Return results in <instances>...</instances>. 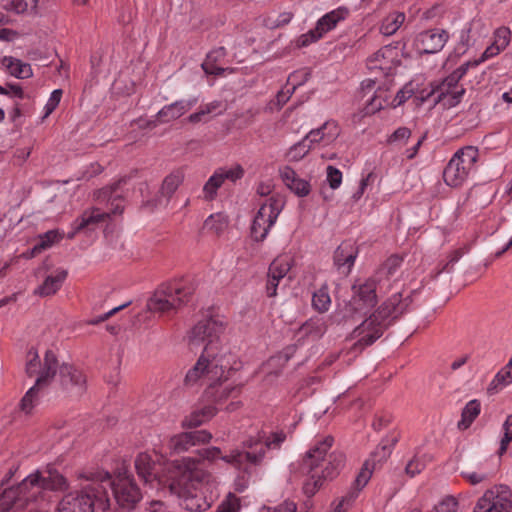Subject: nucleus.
I'll list each match as a JSON object with an SVG mask.
<instances>
[{
	"instance_id": "1",
	"label": "nucleus",
	"mask_w": 512,
	"mask_h": 512,
	"mask_svg": "<svg viewBox=\"0 0 512 512\" xmlns=\"http://www.w3.org/2000/svg\"><path fill=\"white\" fill-rule=\"evenodd\" d=\"M225 331L224 322L219 318L208 317L198 321L188 334L191 346L204 345V349L195 365L188 370L187 385H207L204 397L216 405H222L232 399L226 410L234 411L240 401H234L241 391V385L233 375L241 367L237 356L221 344Z\"/></svg>"
},
{
	"instance_id": "2",
	"label": "nucleus",
	"mask_w": 512,
	"mask_h": 512,
	"mask_svg": "<svg viewBox=\"0 0 512 512\" xmlns=\"http://www.w3.org/2000/svg\"><path fill=\"white\" fill-rule=\"evenodd\" d=\"M199 459L192 457H183L168 463L169 476L167 481L172 493L178 495L179 498L185 499L186 502L200 499L196 491L204 474L197 472V466L200 461L215 463L218 460L232 466L237 472L238 477L235 480L237 491H244L249 484V480L253 476L254 468L261 465L262 452H244L240 449H233L229 453L224 454L219 447L210 446L198 450Z\"/></svg>"
},
{
	"instance_id": "3",
	"label": "nucleus",
	"mask_w": 512,
	"mask_h": 512,
	"mask_svg": "<svg viewBox=\"0 0 512 512\" xmlns=\"http://www.w3.org/2000/svg\"><path fill=\"white\" fill-rule=\"evenodd\" d=\"M68 487L56 469L46 467L26 476L22 482L0 494V512H46L48 492L64 490Z\"/></svg>"
},
{
	"instance_id": "4",
	"label": "nucleus",
	"mask_w": 512,
	"mask_h": 512,
	"mask_svg": "<svg viewBox=\"0 0 512 512\" xmlns=\"http://www.w3.org/2000/svg\"><path fill=\"white\" fill-rule=\"evenodd\" d=\"M333 443L334 438L330 435L316 439L302 460L301 473L305 476L303 491L309 497L318 491L324 480L337 477L345 465L342 452L328 454Z\"/></svg>"
},
{
	"instance_id": "5",
	"label": "nucleus",
	"mask_w": 512,
	"mask_h": 512,
	"mask_svg": "<svg viewBox=\"0 0 512 512\" xmlns=\"http://www.w3.org/2000/svg\"><path fill=\"white\" fill-rule=\"evenodd\" d=\"M78 478L86 483L65 494L58 504L57 512L106 511L110 499L104 482H109L110 473L103 469L87 470L81 472Z\"/></svg>"
},
{
	"instance_id": "6",
	"label": "nucleus",
	"mask_w": 512,
	"mask_h": 512,
	"mask_svg": "<svg viewBox=\"0 0 512 512\" xmlns=\"http://www.w3.org/2000/svg\"><path fill=\"white\" fill-rule=\"evenodd\" d=\"M40 370H47L46 378L51 392L63 391L71 396H81L86 390L85 375L73 365H58L53 352L47 351Z\"/></svg>"
},
{
	"instance_id": "7",
	"label": "nucleus",
	"mask_w": 512,
	"mask_h": 512,
	"mask_svg": "<svg viewBox=\"0 0 512 512\" xmlns=\"http://www.w3.org/2000/svg\"><path fill=\"white\" fill-rule=\"evenodd\" d=\"M407 304L403 302L400 293L393 294L384 302L377 312L364 320L354 331L358 342L362 346H368L381 337L387 327L388 319H396L401 315Z\"/></svg>"
},
{
	"instance_id": "8",
	"label": "nucleus",
	"mask_w": 512,
	"mask_h": 512,
	"mask_svg": "<svg viewBox=\"0 0 512 512\" xmlns=\"http://www.w3.org/2000/svg\"><path fill=\"white\" fill-rule=\"evenodd\" d=\"M116 188H104L97 193V200L100 202L107 201L110 206L109 211H101L99 208H92L85 211L80 218L76 219L72 224L73 231L68 234L69 238H73L80 230L105 222L111 215L121 214L123 212L122 200L118 196H113Z\"/></svg>"
},
{
	"instance_id": "9",
	"label": "nucleus",
	"mask_w": 512,
	"mask_h": 512,
	"mask_svg": "<svg viewBox=\"0 0 512 512\" xmlns=\"http://www.w3.org/2000/svg\"><path fill=\"white\" fill-rule=\"evenodd\" d=\"M26 373L29 376H37L34 386H32L21 400L20 408L25 414H29L40 403L41 398L46 392H51L47 384V370H40L41 360L38 354L30 350L27 355Z\"/></svg>"
},
{
	"instance_id": "10",
	"label": "nucleus",
	"mask_w": 512,
	"mask_h": 512,
	"mask_svg": "<svg viewBox=\"0 0 512 512\" xmlns=\"http://www.w3.org/2000/svg\"><path fill=\"white\" fill-rule=\"evenodd\" d=\"M473 512H512V492L506 485H495L477 500Z\"/></svg>"
},
{
	"instance_id": "11",
	"label": "nucleus",
	"mask_w": 512,
	"mask_h": 512,
	"mask_svg": "<svg viewBox=\"0 0 512 512\" xmlns=\"http://www.w3.org/2000/svg\"><path fill=\"white\" fill-rule=\"evenodd\" d=\"M104 486L112 488L117 504L127 510L133 509L142 497L133 478L126 473H119L114 481L110 477L109 482H104Z\"/></svg>"
},
{
	"instance_id": "12",
	"label": "nucleus",
	"mask_w": 512,
	"mask_h": 512,
	"mask_svg": "<svg viewBox=\"0 0 512 512\" xmlns=\"http://www.w3.org/2000/svg\"><path fill=\"white\" fill-rule=\"evenodd\" d=\"M399 64V50L393 45L381 47L366 59V67L370 73L379 76L392 75Z\"/></svg>"
},
{
	"instance_id": "13",
	"label": "nucleus",
	"mask_w": 512,
	"mask_h": 512,
	"mask_svg": "<svg viewBox=\"0 0 512 512\" xmlns=\"http://www.w3.org/2000/svg\"><path fill=\"white\" fill-rule=\"evenodd\" d=\"M349 15V10L340 6L318 19L314 29L302 34L299 38L300 46H308L318 41L324 34L333 30L340 22L344 21Z\"/></svg>"
},
{
	"instance_id": "14",
	"label": "nucleus",
	"mask_w": 512,
	"mask_h": 512,
	"mask_svg": "<svg viewBox=\"0 0 512 512\" xmlns=\"http://www.w3.org/2000/svg\"><path fill=\"white\" fill-rule=\"evenodd\" d=\"M243 175L244 170L238 164L231 167L218 168L204 184L202 190L203 198L209 201L213 200L217 195L218 189L223 185L225 180L235 182L238 179H241Z\"/></svg>"
},
{
	"instance_id": "15",
	"label": "nucleus",
	"mask_w": 512,
	"mask_h": 512,
	"mask_svg": "<svg viewBox=\"0 0 512 512\" xmlns=\"http://www.w3.org/2000/svg\"><path fill=\"white\" fill-rule=\"evenodd\" d=\"M211 439L212 434L207 430L184 432L172 436L169 440L168 447L171 453L180 454L196 445L208 443Z\"/></svg>"
},
{
	"instance_id": "16",
	"label": "nucleus",
	"mask_w": 512,
	"mask_h": 512,
	"mask_svg": "<svg viewBox=\"0 0 512 512\" xmlns=\"http://www.w3.org/2000/svg\"><path fill=\"white\" fill-rule=\"evenodd\" d=\"M460 78L454 72L447 76L433 92L437 95L436 102H443V105L451 108L456 106L465 90L458 85Z\"/></svg>"
},
{
	"instance_id": "17",
	"label": "nucleus",
	"mask_w": 512,
	"mask_h": 512,
	"mask_svg": "<svg viewBox=\"0 0 512 512\" xmlns=\"http://www.w3.org/2000/svg\"><path fill=\"white\" fill-rule=\"evenodd\" d=\"M378 287H380L379 279L375 275L363 283L355 284L353 286L355 310L362 311L372 308L376 304Z\"/></svg>"
},
{
	"instance_id": "18",
	"label": "nucleus",
	"mask_w": 512,
	"mask_h": 512,
	"mask_svg": "<svg viewBox=\"0 0 512 512\" xmlns=\"http://www.w3.org/2000/svg\"><path fill=\"white\" fill-rule=\"evenodd\" d=\"M286 440V434L283 431H276L269 436L264 437L257 434L255 437H250L243 442L244 452H262L263 456L261 463L264 461L267 450H277Z\"/></svg>"
},
{
	"instance_id": "19",
	"label": "nucleus",
	"mask_w": 512,
	"mask_h": 512,
	"mask_svg": "<svg viewBox=\"0 0 512 512\" xmlns=\"http://www.w3.org/2000/svg\"><path fill=\"white\" fill-rule=\"evenodd\" d=\"M449 39L447 31L439 28L430 29L419 34L418 48L425 54L440 52Z\"/></svg>"
},
{
	"instance_id": "20",
	"label": "nucleus",
	"mask_w": 512,
	"mask_h": 512,
	"mask_svg": "<svg viewBox=\"0 0 512 512\" xmlns=\"http://www.w3.org/2000/svg\"><path fill=\"white\" fill-rule=\"evenodd\" d=\"M199 101L197 96L188 99H179L163 106L156 114L161 123H169L179 119L191 110Z\"/></svg>"
},
{
	"instance_id": "21",
	"label": "nucleus",
	"mask_w": 512,
	"mask_h": 512,
	"mask_svg": "<svg viewBox=\"0 0 512 512\" xmlns=\"http://www.w3.org/2000/svg\"><path fill=\"white\" fill-rule=\"evenodd\" d=\"M279 175L284 185L296 196L303 198L310 194V181L301 178L290 166L285 165L280 167Z\"/></svg>"
},
{
	"instance_id": "22",
	"label": "nucleus",
	"mask_w": 512,
	"mask_h": 512,
	"mask_svg": "<svg viewBox=\"0 0 512 512\" xmlns=\"http://www.w3.org/2000/svg\"><path fill=\"white\" fill-rule=\"evenodd\" d=\"M340 135V128L337 122L333 120L326 121L317 129H312L306 134V138L312 147L321 144L322 146H328L332 144Z\"/></svg>"
},
{
	"instance_id": "23",
	"label": "nucleus",
	"mask_w": 512,
	"mask_h": 512,
	"mask_svg": "<svg viewBox=\"0 0 512 512\" xmlns=\"http://www.w3.org/2000/svg\"><path fill=\"white\" fill-rule=\"evenodd\" d=\"M161 291L167 294V298L173 309H177L189 300V296L192 293V288L184 280H175L159 287Z\"/></svg>"
},
{
	"instance_id": "24",
	"label": "nucleus",
	"mask_w": 512,
	"mask_h": 512,
	"mask_svg": "<svg viewBox=\"0 0 512 512\" xmlns=\"http://www.w3.org/2000/svg\"><path fill=\"white\" fill-rule=\"evenodd\" d=\"M510 36L511 32L507 27H500L496 29L493 34L492 44L485 49V51L482 53V56L476 60L474 64L479 65L487 59L498 55L509 45Z\"/></svg>"
},
{
	"instance_id": "25",
	"label": "nucleus",
	"mask_w": 512,
	"mask_h": 512,
	"mask_svg": "<svg viewBox=\"0 0 512 512\" xmlns=\"http://www.w3.org/2000/svg\"><path fill=\"white\" fill-rule=\"evenodd\" d=\"M284 205L285 202L281 196L273 195L261 204L255 218L263 222H268L269 224H275Z\"/></svg>"
},
{
	"instance_id": "26",
	"label": "nucleus",
	"mask_w": 512,
	"mask_h": 512,
	"mask_svg": "<svg viewBox=\"0 0 512 512\" xmlns=\"http://www.w3.org/2000/svg\"><path fill=\"white\" fill-rule=\"evenodd\" d=\"M371 461L374 462V459L367 460L360 472L358 473L351 490L348 494L343 498L342 502L338 504L336 510L340 511L343 503H352L359 495V492L367 485L368 481L371 478L372 470L374 468V464L371 465Z\"/></svg>"
},
{
	"instance_id": "27",
	"label": "nucleus",
	"mask_w": 512,
	"mask_h": 512,
	"mask_svg": "<svg viewBox=\"0 0 512 512\" xmlns=\"http://www.w3.org/2000/svg\"><path fill=\"white\" fill-rule=\"evenodd\" d=\"M135 468L138 476L146 484L153 486V483L157 481L156 462L151 454L139 453L135 459Z\"/></svg>"
},
{
	"instance_id": "28",
	"label": "nucleus",
	"mask_w": 512,
	"mask_h": 512,
	"mask_svg": "<svg viewBox=\"0 0 512 512\" xmlns=\"http://www.w3.org/2000/svg\"><path fill=\"white\" fill-rule=\"evenodd\" d=\"M66 277V270L60 268L56 269L54 272H52L44 279L41 285H39L36 288L35 294L42 297L51 296L55 294L61 288Z\"/></svg>"
},
{
	"instance_id": "29",
	"label": "nucleus",
	"mask_w": 512,
	"mask_h": 512,
	"mask_svg": "<svg viewBox=\"0 0 512 512\" xmlns=\"http://www.w3.org/2000/svg\"><path fill=\"white\" fill-rule=\"evenodd\" d=\"M216 413L217 408L214 405L210 403L204 404L187 415L183 420L182 425L187 428L198 427L212 419Z\"/></svg>"
},
{
	"instance_id": "30",
	"label": "nucleus",
	"mask_w": 512,
	"mask_h": 512,
	"mask_svg": "<svg viewBox=\"0 0 512 512\" xmlns=\"http://www.w3.org/2000/svg\"><path fill=\"white\" fill-rule=\"evenodd\" d=\"M356 257V248L351 243H342L334 252V263L347 274L353 267Z\"/></svg>"
},
{
	"instance_id": "31",
	"label": "nucleus",
	"mask_w": 512,
	"mask_h": 512,
	"mask_svg": "<svg viewBox=\"0 0 512 512\" xmlns=\"http://www.w3.org/2000/svg\"><path fill=\"white\" fill-rule=\"evenodd\" d=\"M1 65L17 79H28L33 76L31 65L13 56L2 57Z\"/></svg>"
},
{
	"instance_id": "32",
	"label": "nucleus",
	"mask_w": 512,
	"mask_h": 512,
	"mask_svg": "<svg viewBox=\"0 0 512 512\" xmlns=\"http://www.w3.org/2000/svg\"><path fill=\"white\" fill-rule=\"evenodd\" d=\"M479 151L474 146H465L458 149L451 157L452 160H456V163L470 175L476 168L478 161Z\"/></svg>"
},
{
	"instance_id": "33",
	"label": "nucleus",
	"mask_w": 512,
	"mask_h": 512,
	"mask_svg": "<svg viewBox=\"0 0 512 512\" xmlns=\"http://www.w3.org/2000/svg\"><path fill=\"white\" fill-rule=\"evenodd\" d=\"M469 174L456 163V160L450 159L443 171V179L446 185L450 187H460L468 179Z\"/></svg>"
},
{
	"instance_id": "34",
	"label": "nucleus",
	"mask_w": 512,
	"mask_h": 512,
	"mask_svg": "<svg viewBox=\"0 0 512 512\" xmlns=\"http://www.w3.org/2000/svg\"><path fill=\"white\" fill-rule=\"evenodd\" d=\"M226 56V50L224 47H218L210 51L205 61L202 63V69L206 74L221 75L227 69L217 65L218 62L224 59Z\"/></svg>"
},
{
	"instance_id": "35",
	"label": "nucleus",
	"mask_w": 512,
	"mask_h": 512,
	"mask_svg": "<svg viewBox=\"0 0 512 512\" xmlns=\"http://www.w3.org/2000/svg\"><path fill=\"white\" fill-rule=\"evenodd\" d=\"M510 384H512V374L506 367H503L489 383L487 392L489 395H495Z\"/></svg>"
},
{
	"instance_id": "36",
	"label": "nucleus",
	"mask_w": 512,
	"mask_h": 512,
	"mask_svg": "<svg viewBox=\"0 0 512 512\" xmlns=\"http://www.w3.org/2000/svg\"><path fill=\"white\" fill-rule=\"evenodd\" d=\"M167 297V294L158 288L147 303L149 310L160 313H166L174 310L173 304L169 302Z\"/></svg>"
},
{
	"instance_id": "37",
	"label": "nucleus",
	"mask_w": 512,
	"mask_h": 512,
	"mask_svg": "<svg viewBox=\"0 0 512 512\" xmlns=\"http://www.w3.org/2000/svg\"><path fill=\"white\" fill-rule=\"evenodd\" d=\"M311 149H313L312 144L309 143L305 136L288 149L285 155L286 160L289 162H299L309 153Z\"/></svg>"
},
{
	"instance_id": "38",
	"label": "nucleus",
	"mask_w": 512,
	"mask_h": 512,
	"mask_svg": "<svg viewBox=\"0 0 512 512\" xmlns=\"http://www.w3.org/2000/svg\"><path fill=\"white\" fill-rule=\"evenodd\" d=\"M401 260L398 257L389 258L386 263L376 272L375 276L379 279L380 288L388 287L389 277L393 276L400 266Z\"/></svg>"
},
{
	"instance_id": "39",
	"label": "nucleus",
	"mask_w": 512,
	"mask_h": 512,
	"mask_svg": "<svg viewBox=\"0 0 512 512\" xmlns=\"http://www.w3.org/2000/svg\"><path fill=\"white\" fill-rule=\"evenodd\" d=\"M405 20L404 13L395 12L383 19L380 32L385 36H391L401 27Z\"/></svg>"
},
{
	"instance_id": "40",
	"label": "nucleus",
	"mask_w": 512,
	"mask_h": 512,
	"mask_svg": "<svg viewBox=\"0 0 512 512\" xmlns=\"http://www.w3.org/2000/svg\"><path fill=\"white\" fill-rule=\"evenodd\" d=\"M227 227L228 218L223 213L211 214L204 222V228L217 235L223 233Z\"/></svg>"
},
{
	"instance_id": "41",
	"label": "nucleus",
	"mask_w": 512,
	"mask_h": 512,
	"mask_svg": "<svg viewBox=\"0 0 512 512\" xmlns=\"http://www.w3.org/2000/svg\"><path fill=\"white\" fill-rule=\"evenodd\" d=\"M292 265L291 258L287 255L277 257L269 266L268 273L278 279H283L290 271Z\"/></svg>"
},
{
	"instance_id": "42",
	"label": "nucleus",
	"mask_w": 512,
	"mask_h": 512,
	"mask_svg": "<svg viewBox=\"0 0 512 512\" xmlns=\"http://www.w3.org/2000/svg\"><path fill=\"white\" fill-rule=\"evenodd\" d=\"M480 410L481 404L478 400L473 399L469 401L462 411V418L461 421L459 422V426L463 428H468L479 415Z\"/></svg>"
},
{
	"instance_id": "43",
	"label": "nucleus",
	"mask_w": 512,
	"mask_h": 512,
	"mask_svg": "<svg viewBox=\"0 0 512 512\" xmlns=\"http://www.w3.org/2000/svg\"><path fill=\"white\" fill-rule=\"evenodd\" d=\"M312 305L319 312H326L331 305V297L327 285H322L313 293Z\"/></svg>"
},
{
	"instance_id": "44",
	"label": "nucleus",
	"mask_w": 512,
	"mask_h": 512,
	"mask_svg": "<svg viewBox=\"0 0 512 512\" xmlns=\"http://www.w3.org/2000/svg\"><path fill=\"white\" fill-rule=\"evenodd\" d=\"M184 180L182 170H175L165 177L162 183V193L170 197Z\"/></svg>"
},
{
	"instance_id": "45",
	"label": "nucleus",
	"mask_w": 512,
	"mask_h": 512,
	"mask_svg": "<svg viewBox=\"0 0 512 512\" xmlns=\"http://www.w3.org/2000/svg\"><path fill=\"white\" fill-rule=\"evenodd\" d=\"M37 3V0H11L5 8L17 14H32L36 11Z\"/></svg>"
},
{
	"instance_id": "46",
	"label": "nucleus",
	"mask_w": 512,
	"mask_h": 512,
	"mask_svg": "<svg viewBox=\"0 0 512 512\" xmlns=\"http://www.w3.org/2000/svg\"><path fill=\"white\" fill-rule=\"evenodd\" d=\"M494 473L495 469L467 470L462 471L461 476L471 485H477L488 480Z\"/></svg>"
},
{
	"instance_id": "47",
	"label": "nucleus",
	"mask_w": 512,
	"mask_h": 512,
	"mask_svg": "<svg viewBox=\"0 0 512 512\" xmlns=\"http://www.w3.org/2000/svg\"><path fill=\"white\" fill-rule=\"evenodd\" d=\"M387 97L384 90L378 89L374 94L367 100L364 108L366 114H374L381 110L386 103Z\"/></svg>"
},
{
	"instance_id": "48",
	"label": "nucleus",
	"mask_w": 512,
	"mask_h": 512,
	"mask_svg": "<svg viewBox=\"0 0 512 512\" xmlns=\"http://www.w3.org/2000/svg\"><path fill=\"white\" fill-rule=\"evenodd\" d=\"M61 239V235L58 230H50L39 236L38 243L33 247V253H39L51 247L55 242Z\"/></svg>"
},
{
	"instance_id": "49",
	"label": "nucleus",
	"mask_w": 512,
	"mask_h": 512,
	"mask_svg": "<svg viewBox=\"0 0 512 512\" xmlns=\"http://www.w3.org/2000/svg\"><path fill=\"white\" fill-rule=\"evenodd\" d=\"M273 226L274 224L263 222L254 217L251 225V237L257 242L263 241L268 236Z\"/></svg>"
},
{
	"instance_id": "50",
	"label": "nucleus",
	"mask_w": 512,
	"mask_h": 512,
	"mask_svg": "<svg viewBox=\"0 0 512 512\" xmlns=\"http://www.w3.org/2000/svg\"><path fill=\"white\" fill-rule=\"evenodd\" d=\"M512 441V414L507 417L502 426V436L500 438V446L498 454L502 456Z\"/></svg>"
},
{
	"instance_id": "51",
	"label": "nucleus",
	"mask_w": 512,
	"mask_h": 512,
	"mask_svg": "<svg viewBox=\"0 0 512 512\" xmlns=\"http://www.w3.org/2000/svg\"><path fill=\"white\" fill-rule=\"evenodd\" d=\"M416 91L415 85L413 82H409L405 84L395 95L391 105L396 108L403 103H405L408 99H410Z\"/></svg>"
},
{
	"instance_id": "52",
	"label": "nucleus",
	"mask_w": 512,
	"mask_h": 512,
	"mask_svg": "<svg viewBox=\"0 0 512 512\" xmlns=\"http://www.w3.org/2000/svg\"><path fill=\"white\" fill-rule=\"evenodd\" d=\"M342 179H343V174L338 168H336L332 165L327 166L326 181L332 190H336L341 186Z\"/></svg>"
},
{
	"instance_id": "53",
	"label": "nucleus",
	"mask_w": 512,
	"mask_h": 512,
	"mask_svg": "<svg viewBox=\"0 0 512 512\" xmlns=\"http://www.w3.org/2000/svg\"><path fill=\"white\" fill-rule=\"evenodd\" d=\"M63 91L61 89H55L50 94L45 106H44V118L48 117L59 105L62 98Z\"/></svg>"
},
{
	"instance_id": "54",
	"label": "nucleus",
	"mask_w": 512,
	"mask_h": 512,
	"mask_svg": "<svg viewBox=\"0 0 512 512\" xmlns=\"http://www.w3.org/2000/svg\"><path fill=\"white\" fill-rule=\"evenodd\" d=\"M426 461L424 456H420L416 454L412 460H410L406 465V473L411 477H414L416 474L420 473L425 467Z\"/></svg>"
},
{
	"instance_id": "55",
	"label": "nucleus",
	"mask_w": 512,
	"mask_h": 512,
	"mask_svg": "<svg viewBox=\"0 0 512 512\" xmlns=\"http://www.w3.org/2000/svg\"><path fill=\"white\" fill-rule=\"evenodd\" d=\"M287 361H288V356H286V355L285 356H283V355L273 356L262 366V371L266 374L274 373L275 375H277L280 370L272 371V369L276 368V367H281Z\"/></svg>"
},
{
	"instance_id": "56",
	"label": "nucleus",
	"mask_w": 512,
	"mask_h": 512,
	"mask_svg": "<svg viewBox=\"0 0 512 512\" xmlns=\"http://www.w3.org/2000/svg\"><path fill=\"white\" fill-rule=\"evenodd\" d=\"M375 174L373 172L367 173L365 176L362 177V179L359 182V186L357 190L353 193L352 199L354 201H358L361 199V197L364 195L365 191L367 190L368 186L375 180Z\"/></svg>"
},
{
	"instance_id": "57",
	"label": "nucleus",
	"mask_w": 512,
	"mask_h": 512,
	"mask_svg": "<svg viewBox=\"0 0 512 512\" xmlns=\"http://www.w3.org/2000/svg\"><path fill=\"white\" fill-rule=\"evenodd\" d=\"M296 77L295 74H292L288 77V82L292 84V87L291 88H288L286 91L284 90H281L278 92L276 98H277V102L278 104L280 105H283L286 103V101L290 98V96L293 94V92L295 91L296 89V86L297 85H301L303 83L302 82H295L294 81V78Z\"/></svg>"
},
{
	"instance_id": "58",
	"label": "nucleus",
	"mask_w": 512,
	"mask_h": 512,
	"mask_svg": "<svg viewBox=\"0 0 512 512\" xmlns=\"http://www.w3.org/2000/svg\"><path fill=\"white\" fill-rule=\"evenodd\" d=\"M239 510V500L233 496L229 495L226 500H224L215 512H238Z\"/></svg>"
},
{
	"instance_id": "59",
	"label": "nucleus",
	"mask_w": 512,
	"mask_h": 512,
	"mask_svg": "<svg viewBox=\"0 0 512 512\" xmlns=\"http://www.w3.org/2000/svg\"><path fill=\"white\" fill-rule=\"evenodd\" d=\"M411 136V131L407 127H400L395 130L388 138L389 143H405Z\"/></svg>"
},
{
	"instance_id": "60",
	"label": "nucleus",
	"mask_w": 512,
	"mask_h": 512,
	"mask_svg": "<svg viewBox=\"0 0 512 512\" xmlns=\"http://www.w3.org/2000/svg\"><path fill=\"white\" fill-rule=\"evenodd\" d=\"M457 502L452 497H447L438 503L432 512H456Z\"/></svg>"
},
{
	"instance_id": "61",
	"label": "nucleus",
	"mask_w": 512,
	"mask_h": 512,
	"mask_svg": "<svg viewBox=\"0 0 512 512\" xmlns=\"http://www.w3.org/2000/svg\"><path fill=\"white\" fill-rule=\"evenodd\" d=\"M261 512H296V504L285 501L274 508L264 507Z\"/></svg>"
},
{
	"instance_id": "62",
	"label": "nucleus",
	"mask_w": 512,
	"mask_h": 512,
	"mask_svg": "<svg viewBox=\"0 0 512 512\" xmlns=\"http://www.w3.org/2000/svg\"><path fill=\"white\" fill-rule=\"evenodd\" d=\"M281 280L268 274L266 283V294L268 297H275L277 295V288Z\"/></svg>"
},
{
	"instance_id": "63",
	"label": "nucleus",
	"mask_w": 512,
	"mask_h": 512,
	"mask_svg": "<svg viewBox=\"0 0 512 512\" xmlns=\"http://www.w3.org/2000/svg\"><path fill=\"white\" fill-rule=\"evenodd\" d=\"M6 88V91H7V96H11V97H17L19 99H23L24 98V91L23 89L17 85V84H8Z\"/></svg>"
},
{
	"instance_id": "64",
	"label": "nucleus",
	"mask_w": 512,
	"mask_h": 512,
	"mask_svg": "<svg viewBox=\"0 0 512 512\" xmlns=\"http://www.w3.org/2000/svg\"><path fill=\"white\" fill-rule=\"evenodd\" d=\"M208 114L217 112V114H220L223 110V104L221 101L214 100L211 101L203 106Z\"/></svg>"
}]
</instances>
